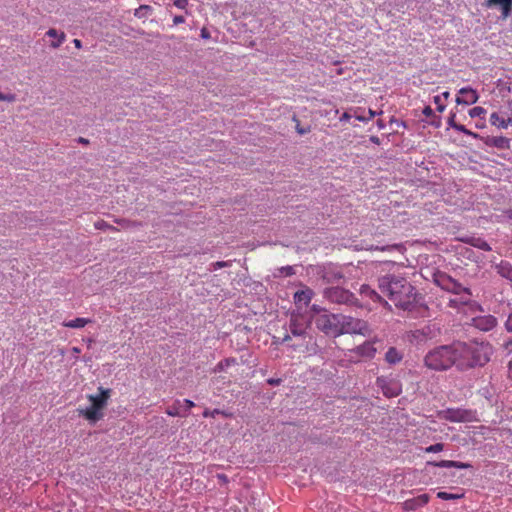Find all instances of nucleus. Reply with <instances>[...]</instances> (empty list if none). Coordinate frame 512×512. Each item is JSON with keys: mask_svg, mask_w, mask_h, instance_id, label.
<instances>
[{"mask_svg": "<svg viewBox=\"0 0 512 512\" xmlns=\"http://www.w3.org/2000/svg\"><path fill=\"white\" fill-rule=\"evenodd\" d=\"M403 354L395 347H390L385 353V361L390 365H395L401 362Z\"/></svg>", "mask_w": 512, "mask_h": 512, "instance_id": "24", "label": "nucleus"}, {"mask_svg": "<svg viewBox=\"0 0 512 512\" xmlns=\"http://www.w3.org/2000/svg\"><path fill=\"white\" fill-rule=\"evenodd\" d=\"M98 390V395H89L90 405L80 410V413L92 423H96L103 418V409L106 407L111 393L110 389H104L103 387H99Z\"/></svg>", "mask_w": 512, "mask_h": 512, "instance_id": "4", "label": "nucleus"}, {"mask_svg": "<svg viewBox=\"0 0 512 512\" xmlns=\"http://www.w3.org/2000/svg\"><path fill=\"white\" fill-rule=\"evenodd\" d=\"M437 497L442 500H458L464 497V493H448L439 491Z\"/></svg>", "mask_w": 512, "mask_h": 512, "instance_id": "28", "label": "nucleus"}, {"mask_svg": "<svg viewBox=\"0 0 512 512\" xmlns=\"http://www.w3.org/2000/svg\"><path fill=\"white\" fill-rule=\"evenodd\" d=\"M378 288L400 309L410 311L417 302L414 286L403 277L384 275L378 279Z\"/></svg>", "mask_w": 512, "mask_h": 512, "instance_id": "1", "label": "nucleus"}, {"mask_svg": "<svg viewBox=\"0 0 512 512\" xmlns=\"http://www.w3.org/2000/svg\"><path fill=\"white\" fill-rule=\"evenodd\" d=\"M434 102L435 104H437V110L439 112H443L444 109H445V105L441 102V96L440 95H437L434 97Z\"/></svg>", "mask_w": 512, "mask_h": 512, "instance_id": "35", "label": "nucleus"}, {"mask_svg": "<svg viewBox=\"0 0 512 512\" xmlns=\"http://www.w3.org/2000/svg\"><path fill=\"white\" fill-rule=\"evenodd\" d=\"M77 142L80 143V144H83V145H87L89 143V140L86 139V138H83V137H79L77 139Z\"/></svg>", "mask_w": 512, "mask_h": 512, "instance_id": "49", "label": "nucleus"}, {"mask_svg": "<svg viewBox=\"0 0 512 512\" xmlns=\"http://www.w3.org/2000/svg\"><path fill=\"white\" fill-rule=\"evenodd\" d=\"M267 383L271 386H278L282 383L281 378H269L267 379Z\"/></svg>", "mask_w": 512, "mask_h": 512, "instance_id": "40", "label": "nucleus"}, {"mask_svg": "<svg viewBox=\"0 0 512 512\" xmlns=\"http://www.w3.org/2000/svg\"><path fill=\"white\" fill-rule=\"evenodd\" d=\"M174 5L179 9H185L188 5V0H175Z\"/></svg>", "mask_w": 512, "mask_h": 512, "instance_id": "38", "label": "nucleus"}, {"mask_svg": "<svg viewBox=\"0 0 512 512\" xmlns=\"http://www.w3.org/2000/svg\"><path fill=\"white\" fill-rule=\"evenodd\" d=\"M460 96L456 98V103L458 105H470L474 104L478 101V93L470 88V87H464L459 90Z\"/></svg>", "mask_w": 512, "mask_h": 512, "instance_id": "13", "label": "nucleus"}, {"mask_svg": "<svg viewBox=\"0 0 512 512\" xmlns=\"http://www.w3.org/2000/svg\"><path fill=\"white\" fill-rule=\"evenodd\" d=\"M351 118V115L347 112H345L341 117L340 121H348Z\"/></svg>", "mask_w": 512, "mask_h": 512, "instance_id": "48", "label": "nucleus"}, {"mask_svg": "<svg viewBox=\"0 0 512 512\" xmlns=\"http://www.w3.org/2000/svg\"><path fill=\"white\" fill-rule=\"evenodd\" d=\"M221 412L218 409H215L211 412V416H214L216 414H220Z\"/></svg>", "mask_w": 512, "mask_h": 512, "instance_id": "60", "label": "nucleus"}, {"mask_svg": "<svg viewBox=\"0 0 512 512\" xmlns=\"http://www.w3.org/2000/svg\"><path fill=\"white\" fill-rule=\"evenodd\" d=\"M490 123L493 126L506 129L509 126H512V116L505 119L501 117L497 112H494L490 116Z\"/></svg>", "mask_w": 512, "mask_h": 512, "instance_id": "22", "label": "nucleus"}, {"mask_svg": "<svg viewBox=\"0 0 512 512\" xmlns=\"http://www.w3.org/2000/svg\"><path fill=\"white\" fill-rule=\"evenodd\" d=\"M359 294L362 297V299L368 298L371 299L374 303H381L385 307H388L390 309V305L386 300L382 298V296L377 293L374 289H372L369 285L363 284L361 285L359 289Z\"/></svg>", "mask_w": 512, "mask_h": 512, "instance_id": "14", "label": "nucleus"}, {"mask_svg": "<svg viewBox=\"0 0 512 512\" xmlns=\"http://www.w3.org/2000/svg\"><path fill=\"white\" fill-rule=\"evenodd\" d=\"M291 339V337L289 335H285V337L283 338V342H287Z\"/></svg>", "mask_w": 512, "mask_h": 512, "instance_id": "61", "label": "nucleus"}, {"mask_svg": "<svg viewBox=\"0 0 512 512\" xmlns=\"http://www.w3.org/2000/svg\"><path fill=\"white\" fill-rule=\"evenodd\" d=\"M312 311L316 312V313H319L322 311L321 307H319L318 305H313L312 306Z\"/></svg>", "mask_w": 512, "mask_h": 512, "instance_id": "54", "label": "nucleus"}, {"mask_svg": "<svg viewBox=\"0 0 512 512\" xmlns=\"http://www.w3.org/2000/svg\"><path fill=\"white\" fill-rule=\"evenodd\" d=\"M73 43H74L75 47H77V48H81V46H82V43L79 39H74Z\"/></svg>", "mask_w": 512, "mask_h": 512, "instance_id": "53", "label": "nucleus"}, {"mask_svg": "<svg viewBox=\"0 0 512 512\" xmlns=\"http://www.w3.org/2000/svg\"><path fill=\"white\" fill-rule=\"evenodd\" d=\"M428 448H434V449L443 448V444L442 443H436V444L430 445Z\"/></svg>", "mask_w": 512, "mask_h": 512, "instance_id": "55", "label": "nucleus"}, {"mask_svg": "<svg viewBox=\"0 0 512 512\" xmlns=\"http://www.w3.org/2000/svg\"><path fill=\"white\" fill-rule=\"evenodd\" d=\"M506 216L508 217V219L512 220V209L506 211Z\"/></svg>", "mask_w": 512, "mask_h": 512, "instance_id": "56", "label": "nucleus"}, {"mask_svg": "<svg viewBox=\"0 0 512 512\" xmlns=\"http://www.w3.org/2000/svg\"><path fill=\"white\" fill-rule=\"evenodd\" d=\"M47 35L50 36V37H56L58 34H57V31L55 29H49L48 32H47Z\"/></svg>", "mask_w": 512, "mask_h": 512, "instance_id": "50", "label": "nucleus"}, {"mask_svg": "<svg viewBox=\"0 0 512 512\" xmlns=\"http://www.w3.org/2000/svg\"><path fill=\"white\" fill-rule=\"evenodd\" d=\"M495 269L501 277H503L509 281H512V264L511 263H509L508 261L502 260V261H500V263L495 265Z\"/></svg>", "mask_w": 512, "mask_h": 512, "instance_id": "20", "label": "nucleus"}, {"mask_svg": "<svg viewBox=\"0 0 512 512\" xmlns=\"http://www.w3.org/2000/svg\"><path fill=\"white\" fill-rule=\"evenodd\" d=\"M485 144L490 147H496L498 149H507L509 148V139L503 136L497 137H486L484 140Z\"/></svg>", "mask_w": 512, "mask_h": 512, "instance_id": "18", "label": "nucleus"}, {"mask_svg": "<svg viewBox=\"0 0 512 512\" xmlns=\"http://www.w3.org/2000/svg\"><path fill=\"white\" fill-rule=\"evenodd\" d=\"M422 113L426 116V117H435V114H434V111L433 109L430 107V106H426L424 107Z\"/></svg>", "mask_w": 512, "mask_h": 512, "instance_id": "39", "label": "nucleus"}, {"mask_svg": "<svg viewBox=\"0 0 512 512\" xmlns=\"http://www.w3.org/2000/svg\"><path fill=\"white\" fill-rule=\"evenodd\" d=\"M293 121L296 123L295 129L298 134L305 135L310 132V130H311L310 126H306V127L301 126L300 121L296 117H293Z\"/></svg>", "mask_w": 512, "mask_h": 512, "instance_id": "30", "label": "nucleus"}, {"mask_svg": "<svg viewBox=\"0 0 512 512\" xmlns=\"http://www.w3.org/2000/svg\"><path fill=\"white\" fill-rule=\"evenodd\" d=\"M434 282L441 289L451 292L455 295L467 294L468 296H472L471 290L469 288L462 286L461 283L446 273L435 274Z\"/></svg>", "mask_w": 512, "mask_h": 512, "instance_id": "7", "label": "nucleus"}, {"mask_svg": "<svg viewBox=\"0 0 512 512\" xmlns=\"http://www.w3.org/2000/svg\"><path fill=\"white\" fill-rule=\"evenodd\" d=\"M509 109L511 110L512 113V99L509 101Z\"/></svg>", "mask_w": 512, "mask_h": 512, "instance_id": "63", "label": "nucleus"}, {"mask_svg": "<svg viewBox=\"0 0 512 512\" xmlns=\"http://www.w3.org/2000/svg\"><path fill=\"white\" fill-rule=\"evenodd\" d=\"M370 141L375 143V144H379L380 143V139L377 136H371L370 137Z\"/></svg>", "mask_w": 512, "mask_h": 512, "instance_id": "52", "label": "nucleus"}, {"mask_svg": "<svg viewBox=\"0 0 512 512\" xmlns=\"http://www.w3.org/2000/svg\"><path fill=\"white\" fill-rule=\"evenodd\" d=\"M313 294V291L309 288L297 291L294 294V301L297 305L303 304L304 306H308Z\"/></svg>", "mask_w": 512, "mask_h": 512, "instance_id": "19", "label": "nucleus"}, {"mask_svg": "<svg viewBox=\"0 0 512 512\" xmlns=\"http://www.w3.org/2000/svg\"><path fill=\"white\" fill-rule=\"evenodd\" d=\"M484 5L487 8L498 7L504 19L509 17L512 13V0H486Z\"/></svg>", "mask_w": 512, "mask_h": 512, "instance_id": "16", "label": "nucleus"}, {"mask_svg": "<svg viewBox=\"0 0 512 512\" xmlns=\"http://www.w3.org/2000/svg\"><path fill=\"white\" fill-rule=\"evenodd\" d=\"M505 326L509 332H512V311L510 312V314L506 320Z\"/></svg>", "mask_w": 512, "mask_h": 512, "instance_id": "42", "label": "nucleus"}, {"mask_svg": "<svg viewBox=\"0 0 512 512\" xmlns=\"http://www.w3.org/2000/svg\"><path fill=\"white\" fill-rule=\"evenodd\" d=\"M15 99H16L15 94H4V93H0V101H9V102H13V101H15Z\"/></svg>", "mask_w": 512, "mask_h": 512, "instance_id": "34", "label": "nucleus"}, {"mask_svg": "<svg viewBox=\"0 0 512 512\" xmlns=\"http://www.w3.org/2000/svg\"><path fill=\"white\" fill-rule=\"evenodd\" d=\"M440 417L450 422H474L478 421L477 412L466 408H447L440 412Z\"/></svg>", "mask_w": 512, "mask_h": 512, "instance_id": "8", "label": "nucleus"}, {"mask_svg": "<svg viewBox=\"0 0 512 512\" xmlns=\"http://www.w3.org/2000/svg\"><path fill=\"white\" fill-rule=\"evenodd\" d=\"M230 265H231V263L227 262V261H217L212 264L211 270H217V269H221L224 267H229Z\"/></svg>", "mask_w": 512, "mask_h": 512, "instance_id": "33", "label": "nucleus"}, {"mask_svg": "<svg viewBox=\"0 0 512 512\" xmlns=\"http://www.w3.org/2000/svg\"><path fill=\"white\" fill-rule=\"evenodd\" d=\"M324 297L335 304L362 308L365 306L352 292L342 287H330L324 290Z\"/></svg>", "mask_w": 512, "mask_h": 512, "instance_id": "5", "label": "nucleus"}, {"mask_svg": "<svg viewBox=\"0 0 512 512\" xmlns=\"http://www.w3.org/2000/svg\"><path fill=\"white\" fill-rule=\"evenodd\" d=\"M429 502V496L427 494H421L415 498L408 499L403 502V509L406 511H413L419 507L426 505Z\"/></svg>", "mask_w": 512, "mask_h": 512, "instance_id": "17", "label": "nucleus"}, {"mask_svg": "<svg viewBox=\"0 0 512 512\" xmlns=\"http://www.w3.org/2000/svg\"><path fill=\"white\" fill-rule=\"evenodd\" d=\"M427 451H428V452H431L432 450H431V449H428Z\"/></svg>", "mask_w": 512, "mask_h": 512, "instance_id": "64", "label": "nucleus"}, {"mask_svg": "<svg viewBox=\"0 0 512 512\" xmlns=\"http://www.w3.org/2000/svg\"><path fill=\"white\" fill-rule=\"evenodd\" d=\"M376 385L381 389L383 395L388 398L397 397L402 392V384L395 378L378 377Z\"/></svg>", "mask_w": 512, "mask_h": 512, "instance_id": "10", "label": "nucleus"}, {"mask_svg": "<svg viewBox=\"0 0 512 512\" xmlns=\"http://www.w3.org/2000/svg\"><path fill=\"white\" fill-rule=\"evenodd\" d=\"M368 333L369 326L366 321L339 314V336L342 334H360L366 336Z\"/></svg>", "mask_w": 512, "mask_h": 512, "instance_id": "6", "label": "nucleus"}, {"mask_svg": "<svg viewBox=\"0 0 512 512\" xmlns=\"http://www.w3.org/2000/svg\"><path fill=\"white\" fill-rule=\"evenodd\" d=\"M472 325L484 332L492 330L497 325V319L493 315H484L472 318Z\"/></svg>", "mask_w": 512, "mask_h": 512, "instance_id": "12", "label": "nucleus"}, {"mask_svg": "<svg viewBox=\"0 0 512 512\" xmlns=\"http://www.w3.org/2000/svg\"><path fill=\"white\" fill-rule=\"evenodd\" d=\"M310 322L304 323L303 318L299 316H292L289 323V329L293 336H304Z\"/></svg>", "mask_w": 512, "mask_h": 512, "instance_id": "15", "label": "nucleus"}, {"mask_svg": "<svg viewBox=\"0 0 512 512\" xmlns=\"http://www.w3.org/2000/svg\"><path fill=\"white\" fill-rule=\"evenodd\" d=\"M65 39V34L61 33L59 39L56 42H52L51 46L54 48L59 47Z\"/></svg>", "mask_w": 512, "mask_h": 512, "instance_id": "41", "label": "nucleus"}, {"mask_svg": "<svg viewBox=\"0 0 512 512\" xmlns=\"http://www.w3.org/2000/svg\"><path fill=\"white\" fill-rule=\"evenodd\" d=\"M217 479L220 484L226 485L228 483V477L225 474H217Z\"/></svg>", "mask_w": 512, "mask_h": 512, "instance_id": "43", "label": "nucleus"}, {"mask_svg": "<svg viewBox=\"0 0 512 512\" xmlns=\"http://www.w3.org/2000/svg\"><path fill=\"white\" fill-rule=\"evenodd\" d=\"M234 363H236V360L234 358H227L224 361H221L218 364V367H219V369H223L224 365L225 366H230L231 364H234Z\"/></svg>", "mask_w": 512, "mask_h": 512, "instance_id": "36", "label": "nucleus"}, {"mask_svg": "<svg viewBox=\"0 0 512 512\" xmlns=\"http://www.w3.org/2000/svg\"><path fill=\"white\" fill-rule=\"evenodd\" d=\"M280 272L282 274H285V276H291L294 274V269L292 266H286V267L280 268Z\"/></svg>", "mask_w": 512, "mask_h": 512, "instance_id": "37", "label": "nucleus"}, {"mask_svg": "<svg viewBox=\"0 0 512 512\" xmlns=\"http://www.w3.org/2000/svg\"><path fill=\"white\" fill-rule=\"evenodd\" d=\"M429 465H434L438 467H444V468H471V464L461 461H451V460H443L440 462H428Z\"/></svg>", "mask_w": 512, "mask_h": 512, "instance_id": "21", "label": "nucleus"}, {"mask_svg": "<svg viewBox=\"0 0 512 512\" xmlns=\"http://www.w3.org/2000/svg\"><path fill=\"white\" fill-rule=\"evenodd\" d=\"M315 325L317 329L326 335L339 336V314L319 315L315 319Z\"/></svg>", "mask_w": 512, "mask_h": 512, "instance_id": "9", "label": "nucleus"}, {"mask_svg": "<svg viewBox=\"0 0 512 512\" xmlns=\"http://www.w3.org/2000/svg\"><path fill=\"white\" fill-rule=\"evenodd\" d=\"M456 341L448 345H440L430 350L424 357L427 368L435 371H446L456 364Z\"/></svg>", "mask_w": 512, "mask_h": 512, "instance_id": "3", "label": "nucleus"}, {"mask_svg": "<svg viewBox=\"0 0 512 512\" xmlns=\"http://www.w3.org/2000/svg\"><path fill=\"white\" fill-rule=\"evenodd\" d=\"M456 364L458 371L465 372L485 366L491 359L493 348L489 343H466L456 341Z\"/></svg>", "mask_w": 512, "mask_h": 512, "instance_id": "2", "label": "nucleus"}, {"mask_svg": "<svg viewBox=\"0 0 512 512\" xmlns=\"http://www.w3.org/2000/svg\"><path fill=\"white\" fill-rule=\"evenodd\" d=\"M95 227L97 229H102L103 227H108V225L104 221H99L95 223Z\"/></svg>", "mask_w": 512, "mask_h": 512, "instance_id": "47", "label": "nucleus"}, {"mask_svg": "<svg viewBox=\"0 0 512 512\" xmlns=\"http://www.w3.org/2000/svg\"><path fill=\"white\" fill-rule=\"evenodd\" d=\"M152 10L149 5H140L134 12V16L137 18H143L148 12Z\"/></svg>", "mask_w": 512, "mask_h": 512, "instance_id": "29", "label": "nucleus"}, {"mask_svg": "<svg viewBox=\"0 0 512 512\" xmlns=\"http://www.w3.org/2000/svg\"><path fill=\"white\" fill-rule=\"evenodd\" d=\"M440 96H441V98L444 97L445 99H447L450 96V94H449V92L446 91V92L442 93V95H440Z\"/></svg>", "mask_w": 512, "mask_h": 512, "instance_id": "58", "label": "nucleus"}, {"mask_svg": "<svg viewBox=\"0 0 512 512\" xmlns=\"http://www.w3.org/2000/svg\"><path fill=\"white\" fill-rule=\"evenodd\" d=\"M89 322L90 320L86 318H76L68 322H65L64 326L68 328H82Z\"/></svg>", "mask_w": 512, "mask_h": 512, "instance_id": "27", "label": "nucleus"}, {"mask_svg": "<svg viewBox=\"0 0 512 512\" xmlns=\"http://www.w3.org/2000/svg\"><path fill=\"white\" fill-rule=\"evenodd\" d=\"M454 129L459 131V132H462L466 135H469V136H472L473 138H480V136L477 134V133H474L470 130H468L464 125H461V124H458L456 126H454Z\"/></svg>", "mask_w": 512, "mask_h": 512, "instance_id": "31", "label": "nucleus"}, {"mask_svg": "<svg viewBox=\"0 0 512 512\" xmlns=\"http://www.w3.org/2000/svg\"><path fill=\"white\" fill-rule=\"evenodd\" d=\"M462 241L483 251H490L492 249L491 246L482 238L466 237L463 238Z\"/></svg>", "mask_w": 512, "mask_h": 512, "instance_id": "23", "label": "nucleus"}, {"mask_svg": "<svg viewBox=\"0 0 512 512\" xmlns=\"http://www.w3.org/2000/svg\"><path fill=\"white\" fill-rule=\"evenodd\" d=\"M368 113H369V116H368L369 119L373 118L376 115V113L374 111H372L371 109H369Z\"/></svg>", "mask_w": 512, "mask_h": 512, "instance_id": "57", "label": "nucleus"}, {"mask_svg": "<svg viewBox=\"0 0 512 512\" xmlns=\"http://www.w3.org/2000/svg\"><path fill=\"white\" fill-rule=\"evenodd\" d=\"M201 37H202L203 39H210V38H211V34H210V32L208 31V29H207V28L203 27V28L201 29Z\"/></svg>", "mask_w": 512, "mask_h": 512, "instance_id": "44", "label": "nucleus"}, {"mask_svg": "<svg viewBox=\"0 0 512 512\" xmlns=\"http://www.w3.org/2000/svg\"><path fill=\"white\" fill-rule=\"evenodd\" d=\"M485 113H486V110L483 107H479V106L474 107L469 110V115L472 118L482 117Z\"/></svg>", "mask_w": 512, "mask_h": 512, "instance_id": "32", "label": "nucleus"}, {"mask_svg": "<svg viewBox=\"0 0 512 512\" xmlns=\"http://www.w3.org/2000/svg\"><path fill=\"white\" fill-rule=\"evenodd\" d=\"M356 353L362 357L373 358L376 353V348L370 342H365L355 349Z\"/></svg>", "mask_w": 512, "mask_h": 512, "instance_id": "26", "label": "nucleus"}, {"mask_svg": "<svg viewBox=\"0 0 512 512\" xmlns=\"http://www.w3.org/2000/svg\"><path fill=\"white\" fill-rule=\"evenodd\" d=\"M377 124H378V126H379L380 128H382V127H383V123H382V121H381V120H378Z\"/></svg>", "mask_w": 512, "mask_h": 512, "instance_id": "62", "label": "nucleus"}, {"mask_svg": "<svg viewBox=\"0 0 512 512\" xmlns=\"http://www.w3.org/2000/svg\"><path fill=\"white\" fill-rule=\"evenodd\" d=\"M194 406V402L189 399H185L182 402L176 401L167 409V414L170 416L185 417L187 416V412Z\"/></svg>", "mask_w": 512, "mask_h": 512, "instance_id": "11", "label": "nucleus"}, {"mask_svg": "<svg viewBox=\"0 0 512 512\" xmlns=\"http://www.w3.org/2000/svg\"><path fill=\"white\" fill-rule=\"evenodd\" d=\"M356 119L359 120V121H363V122L370 120L368 117H365V116H362V115H357Z\"/></svg>", "mask_w": 512, "mask_h": 512, "instance_id": "51", "label": "nucleus"}, {"mask_svg": "<svg viewBox=\"0 0 512 512\" xmlns=\"http://www.w3.org/2000/svg\"><path fill=\"white\" fill-rule=\"evenodd\" d=\"M185 21V18L181 15H176L174 18H173V23L175 25H178V24H181V23H184Z\"/></svg>", "mask_w": 512, "mask_h": 512, "instance_id": "45", "label": "nucleus"}, {"mask_svg": "<svg viewBox=\"0 0 512 512\" xmlns=\"http://www.w3.org/2000/svg\"><path fill=\"white\" fill-rule=\"evenodd\" d=\"M458 296H459V298L449 299V302H448L449 307L460 310L461 307L466 306L472 302L471 296H468L467 294H461Z\"/></svg>", "mask_w": 512, "mask_h": 512, "instance_id": "25", "label": "nucleus"}, {"mask_svg": "<svg viewBox=\"0 0 512 512\" xmlns=\"http://www.w3.org/2000/svg\"><path fill=\"white\" fill-rule=\"evenodd\" d=\"M455 116H456V115L453 113V114H451V116H450V117H449V119H448V125H449L450 127H452L453 129H454V126H456V125H457V123L455 122Z\"/></svg>", "mask_w": 512, "mask_h": 512, "instance_id": "46", "label": "nucleus"}, {"mask_svg": "<svg viewBox=\"0 0 512 512\" xmlns=\"http://www.w3.org/2000/svg\"><path fill=\"white\" fill-rule=\"evenodd\" d=\"M203 416L204 417L211 416V412L209 410H205L204 413H203Z\"/></svg>", "mask_w": 512, "mask_h": 512, "instance_id": "59", "label": "nucleus"}]
</instances>
